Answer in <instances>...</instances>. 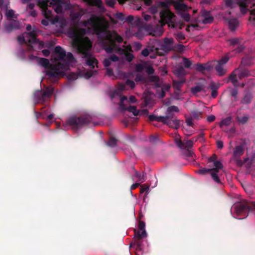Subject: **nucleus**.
<instances>
[{"mask_svg":"<svg viewBox=\"0 0 255 255\" xmlns=\"http://www.w3.org/2000/svg\"><path fill=\"white\" fill-rule=\"evenodd\" d=\"M83 24L84 26L91 25V27L88 28L89 31L98 35L100 43L107 53L125 54L127 61L131 62L133 60L132 54L127 52L125 49L116 44V42L122 43L123 38L116 32L108 30L109 24L107 21H103L98 16L93 15L87 20L84 21Z\"/></svg>","mask_w":255,"mask_h":255,"instance_id":"obj_1","label":"nucleus"},{"mask_svg":"<svg viewBox=\"0 0 255 255\" xmlns=\"http://www.w3.org/2000/svg\"><path fill=\"white\" fill-rule=\"evenodd\" d=\"M85 27L87 28H72L69 31L68 34L72 38L73 45L77 49L78 53L83 55V58H86V64L94 68L95 66L98 64V61L91 52L92 43L88 37L82 38L87 33H94L90 32L88 30V28L91 27V25H88Z\"/></svg>","mask_w":255,"mask_h":255,"instance_id":"obj_2","label":"nucleus"},{"mask_svg":"<svg viewBox=\"0 0 255 255\" xmlns=\"http://www.w3.org/2000/svg\"><path fill=\"white\" fill-rule=\"evenodd\" d=\"M54 52L55 63L51 65L47 71V75L50 79L63 76L65 72L69 69L70 64L75 60L71 52L66 53L60 46L55 47Z\"/></svg>","mask_w":255,"mask_h":255,"instance_id":"obj_3","label":"nucleus"},{"mask_svg":"<svg viewBox=\"0 0 255 255\" xmlns=\"http://www.w3.org/2000/svg\"><path fill=\"white\" fill-rule=\"evenodd\" d=\"M160 19L159 24L151 25V30L154 32V35H161L163 32V26L166 24L169 27L175 28L177 23L175 22V15L169 9H163L160 12Z\"/></svg>","mask_w":255,"mask_h":255,"instance_id":"obj_4","label":"nucleus"},{"mask_svg":"<svg viewBox=\"0 0 255 255\" xmlns=\"http://www.w3.org/2000/svg\"><path fill=\"white\" fill-rule=\"evenodd\" d=\"M92 121L91 116L82 115L79 117L72 116L67 121V124L74 130H77L90 124Z\"/></svg>","mask_w":255,"mask_h":255,"instance_id":"obj_5","label":"nucleus"},{"mask_svg":"<svg viewBox=\"0 0 255 255\" xmlns=\"http://www.w3.org/2000/svg\"><path fill=\"white\" fill-rule=\"evenodd\" d=\"M227 7L233 8L236 5L239 6L241 12L242 14H245L249 10V8H252L255 5V3L253 2L252 0H242L238 2L235 3L234 0H224Z\"/></svg>","mask_w":255,"mask_h":255,"instance_id":"obj_6","label":"nucleus"},{"mask_svg":"<svg viewBox=\"0 0 255 255\" xmlns=\"http://www.w3.org/2000/svg\"><path fill=\"white\" fill-rule=\"evenodd\" d=\"M147 233L145 231L140 232V231L134 229V238L129 245L130 248H134L137 251L143 252V245L142 239L146 238Z\"/></svg>","mask_w":255,"mask_h":255,"instance_id":"obj_7","label":"nucleus"},{"mask_svg":"<svg viewBox=\"0 0 255 255\" xmlns=\"http://www.w3.org/2000/svg\"><path fill=\"white\" fill-rule=\"evenodd\" d=\"M54 93V88L52 86L46 87L44 90H37L34 93V98L36 103L44 104L49 99Z\"/></svg>","mask_w":255,"mask_h":255,"instance_id":"obj_8","label":"nucleus"},{"mask_svg":"<svg viewBox=\"0 0 255 255\" xmlns=\"http://www.w3.org/2000/svg\"><path fill=\"white\" fill-rule=\"evenodd\" d=\"M50 4L57 13H62L69 8V4L65 0H52Z\"/></svg>","mask_w":255,"mask_h":255,"instance_id":"obj_9","label":"nucleus"},{"mask_svg":"<svg viewBox=\"0 0 255 255\" xmlns=\"http://www.w3.org/2000/svg\"><path fill=\"white\" fill-rule=\"evenodd\" d=\"M235 211L238 215H248L249 212L252 211V208L247 202H239L235 205Z\"/></svg>","mask_w":255,"mask_h":255,"instance_id":"obj_10","label":"nucleus"},{"mask_svg":"<svg viewBox=\"0 0 255 255\" xmlns=\"http://www.w3.org/2000/svg\"><path fill=\"white\" fill-rule=\"evenodd\" d=\"M128 98L125 96H123L121 97L119 105L121 110L124 111H128L133 114L134 116H137L139 114V111L136 110V107L134 106H130L127 107L124 104L125 101H127Z\"/></svg>","mask_w":255,"mask_h":255,"instance_id":"obj_11","label":"nucleus"},{"mask_svg":"<svg viewBox=\"0 0 255 255\" xmlns=\"http://www.w3.org/2000/svg\"><path fill=\"white\" fill-rule=\"evenodd\" d=\"M213 164L215 167L211 168V170H212V173H211L212 178L213 180L216 182L220 183L221 181L219 179L218 173L219 172L220 169L223 168V164L220 161L217 160L213 162Z\"/></svg>","mask_w":255,"mask_h":255,"instance_id":"obj_12","label":"nucleus"},{"mask_svg":"<svg viewBox=\"0 0 255 255\" xmlns=\"http://www.w3.org/2000/svg\"><path fill=\"white\" fill-rule=\"evenodd\" d=\"M48 0H42L39 1L38 4L42 8V12L45 18L47 19H51L52 11L48 8Z\"/></svg>","mask_w":255,"mask_h":255,"instance_id":"obj_13","label":"nucleus"},{"mask_svg":"<svg viewBox=\"0 0 255 255\" xmlns=\"http://www.w3.org/2000/svg\"><path fill=\"white\" fill-rule=\"evenodd\" d=\"M174 39L172 38H165L161 45V49L164 52H168L173 50Z\"/></svg>","mask_w":255,"mask_h":255,"instance_id":"obj_14","label":"nucleus"},{"mask_svg":"<svg viewBox=\"0 0 255 255\" xmlns=\"http://www.w3.org/2000/svg\"><path fill=\"white\" fill-rule=\"evenodd\" d=\"M29 58L31 60L36 59L38 63L46 69L45 73L47 75V71L49 69L50 66L52 65L50 64L48 59L44 58H39L33 55H29Z\"/></svg>","mask_w":255,"mask_h":255,"instance_id":"obj_15","label":"nucleus"},{"mask_svg":"<svg viewBox=\"0 0 255 255\" xmlns=\"http://www.w3.org/2000/svg\"><path fill=\"white\" fill-rule=\"evenodd\" d=\"M27 41L29 44L36 43L38 42V39L36 37V34L34 31H30L26 33Z\"/></svg>","mask_w":255,"mask_h":255,"instance_id":"obj_16","label":"nucleus"},{"mask_svg":"<svg viewBox=\"0 0 255 255\" xmlns=\"http://www.w3.org/2000/svg\"><path fill=\"white\" fill-rule=\"evenodd\" d=\"M5 28L6 31H7L8 32H11L14 29H19V24L18 21L13 20L11 22H9L8 24L6 25Z\"/></svg>","mask_w":255,"mask_h":255,"instance_id":"obj_17","label":"nucleus"},{"mask_svg":"<svg viewBox=\"0 0 255 255\" xmlns=\"http://www.w3.org/2000/svg\"><path fill=\"white\" fill-rule=\"evenodd\" d=\"M91 6H95L100 9H104V7L102 0H85Z\"/></svg>","mask_w":255,"mask_h":255,"instance_id":"obj_18","label":"nucleus"},{"mask_svg":"<svg viewBox=\"0 0 255 255\" xmlns=\"http://www.w3.org/2000/svg\"><path fill=\"white\" fill-rule=\"evenodd\" d=\"M170 128L177 129L180 127V121L177 119H174L163 123Z\"/></svg>","mask_w":255,"mask_h":255,"instance_id":"obj_19","label":"nucleus"},{"mask_svg":"<svg viewBox=\"0 0 255 255\" xmlns=\"http://www.w3.org/2000/svg\"><path fill=\"white\" fill-rule=\"evenodd\" d=\"M224 66V65L219 64L218 63L215 66V69L217 71L218 75L219 76H222L224 75L227 72V69L225 68Z\"/></svg>","mask_w":255,"mask_h":255,"instance_id":"obj_20","label":"nucleus"},{"mask_svg":"<svg viewBox=\"0 0 255 255\" xmlns=\"http://www.w3.org/2000/svg\"><path fill=\"white\" fill-rule=\"evenodd\" d=\"M173 4L175 8L178 11H185L186 10L187 8V6L185 4L179 1H173Z\"/></svg>","mask_w":255,"mask_h":255,"instance_id":"obj_21","label":"nucleus"},{"mask_svg":"<svg viewBox=\"0 0 255 255\" xmlns=\"http://www.w3.org/2000/svg\"><path fill=\"white\" fill-rule=\"evenodd\" d=\"M219 86L214 82H211L209 85V88L212 90L211 96L213 98H215L217 97L218 94V89H219Z\"/></svg>","mask_w":255,"mask_h":255,"instance_id":"obj_22","label":"nucleus"},{"mask_svg":"<svg viewBox=\"0 0 255 255\" xmlns=\"http://www.w3.org/2000/svg\"><path fill=\"white\" fill-rule=\"evenodd\" d=\"M239 25V21L237 18H231L229 20V28L231 31H234Z\"/></svg>","mask_w":255,"mask_h":255,"instance_id":"obj_23","label":"nucleus"},{"mask_svg":"<svg viewBox=\"0 0 255 255\" xmlns=\"http://www.w3.org/2000/svg\"><path fill=\"white\" fill-rule=\"evenodd\" d=\"M185 82V80L181 79L180 80H173V87L176 90H180V88Z\"/></svg>","mask_w":255,"mask_h":255,"instance_id":"obj_24","label":"nucleus"},{"mask_svg":"<svg viewBox=\"0 0 255 255\" xmlns=\"http://www.w3.org/2000/svg\"><path fill=\"white\" fill-rule=\"evenodd\" d=\"M244 150L242 145H238L235 147L233 154L235 157L240 156L244 154Z\"/></svg>","mask_w":255,"mask_h":255,"instance_id":"obj_25","label":"nucleus"},{"mask_svg":"<svg viewBox=\"0 0 255 255\" xmlns=\"http://www.w3.org/2000/svg\"><path fill=\"white\" fill-rule=\"evenodd\" d=\"M175 115L173 114V113L171 112H168L167 110L166 112V115L165 116H162L163 119V123H165L166 122H167L168 121H170L171 120H173L174 118Z\"/></svg>","mask_w":255,"mask_h":255,"instance_id":"obj_26","label":"nucleus"},{"mask_svg":"<svg viewBox=\"0 0 255 255\" xmlns=\"http://www.w3.org/2000/svg\"><path fill=\"white\" fill-rule=\"evenodd\" d=\"M193 140H186L184 142L183 149H187L190 156H191V152L190 149L193 146Z\"/></svg>","mask_w":255,"mask_h":255,"instance_id":"obj_27","label":"nucleus"},{"mask_svg":"<svg viewBox=\"0 0 255 255\" xmlns=\"http://www.w3.org/2000/svg\"><path fill=\"white\" fill-rule=\"evenodd\" d=\"M196 69L199 71H203L205 70H210V67L207 64L198 63L196 66Z\"/></svg>","mask_w":255,"mask_h":255,"instance_id":"obj_28","label":"nucleus"},{"mask_svg":"<svg viewBox=\"0 0 255 255\" xmlns=\"http://www.w3.org/2000/svg\"><path fill=\"white\" fill-rule=\"evenodd\" d=\"M253 99V95L251 93H247L245 95L244 98L241 101V103L243 104H247L250 103Z\"/></svg>","mask_w":255,"mask_h":255,"instance_id":"obj_29","label":"nucleus"},{"mask_svg":"<svg viewBox=\"0 0 255 255\" xmlns=\"http://www.w3.org/2000/svg\"><path fill=\"white\" fill-rule=\"evenodd\" d=\"M235 71L236 70L230 75L229 79L231 80L234 86L237 87L238 86V80L237 78V75L234 74Z\"/></svg>","mask_w":255,"mask_h":255,"instance_id":"obj_30","label":"nucleus"},{"mask_svg":"<svg viewBox=\"0 0 255 255\" xmlns=\"http://www.w3.org/2000/svg\"><path fill=\"white\" fill-rule=\"evenodd\" d=\"M174 74L176 76L179 77L185 74V70L182 66L178 67L174 70Z\"/></svg>","mask_w":255,"mask_h":255,"instance_id":"obj_31","label":"nucleus"},{"mask_svg":"<svg viewBox=\"0 0 255 255\" xmlns=\"http://www.w3.org/2000/svg\"><path fill=\"white\" fill-rule=\"evenodd\" d=\"M84 11L83 9H80L78 11L74 12L72 14V16L73 19H78L84 14Z\"/></svg>","mask_w":255,"mask_h":255,"instance_id":"obj_32","label":"nucleus"},{"mask_svg":"<svg viewBox=\"0 0 255 255\" xmlns=\"http://www.w3.org/2000/svg\"><path fill=\"white\" fill-rule=\"evenodd\" d=\"M232 122V118L231 117H228L225 119L221 121L220 123V127L222 128L223 126H228Z\"/></svg>","mask_w":255,"mask_h":255,"instance_id":"obj_33","label":"nucleus"},{"mask_svg":"<svg viewBox=\"0 0 255 255\" xmlns=\"http://www.w3.org/2000/svg\"><path fill=\"white\" fill-rule=\"evenodd\" d=\"M148 119H149V120L150 121V122H152V121H157V122H161L163 123V118L162 117V116H155V115H150L148 116Z\"/></svg>","mask_w":255,"mask_h":255,"instance_id":"obj_34","label":"nucleus"},{"mask_svg":"<svg viewBox=\"0 0 255 255\" xmlns=\"http://www.w3.org/2000/svg\"><path fill=\"white\" fill-rule=\"evenodd\" d=\"M37 43L39 44V48L42 49L43 48H50L53 46V43L51 42H48L46 43H44L43 41H39L38 40V42Z\"/></svg>","mask_w":255,"mask_h":255,"instance_id":"obj_35","label":"nucleus"},{"mask_svg":"<svg viewBox=\"0 0 255 255\" xmlns=\"http://www.w3.org/2000/svg\"><path fill=\"white\" fill-rule=\"evenodd\" d=\"M232 49L233 51L235 52V53H239L244 51L245 49V46L242 44H240L237 46L234 47V48H232Z\"/></svg>","mask_w":255,"mask_h":255,"instance_id":"obj_36","label":"nucleus"},{"mask_svg":"<svg viewBox=\"0 0 255 255\" xmlns=\"http://www.w3.org/2000/svg\"><path fill=\"white\" fill-rule=\"evenodd\" d=\"M203 90V87L202 85H198L196 86L192 87L191 89V91L192 94H196L202 91Z\"/></svg>","mask_w":255,"mask_h":255,"instance_id":"obj_37","label":"nucleus"},{"mask_svg":"<svg viewBox=\"0 0 255 255\" xmlns=\"http://www.w3.org/2000/svg\"><path fill=\"white\" fill-rule=\"evenodd\" d=\"M214 20V17L212 15L203 18L201 20V22L204 24H211Z\"/></svg>","mask_w":255,"mask_h":255,"instance_id":"obj_38","label":"nucleus"},{"mask_svg":"<svg viewBox=\"0 0 255 255\" xmlns=\"http://www.w3.org/2000/svg\"><path fill=\"white\" fill-rule=\"evenodd\" d=\"M150 81L152 82H154L155 85L158 87H160L161 86L160 83V79L158 76H151L150 77Z\"/></svg>","mask_w":255,"mask_h":255,"instance_id":"obj_39","label":"nucleus"},{"mask_svg":"<svg viewBox=\"0 0 255 255\" xmlns=\"http://www.w3.org/2000/svg\"><path fill=\"white\" fill-rule=\"evenodd\" d=\"M117 140L114 137H111L107 142L108 146L111 147H114L117 145Z\"/></svg>","mask_w":255,"mask_h":255,"instance_id":"obj_40","label":"nucleus"},{"mask_svg":"<svg viewBox=\"0 0 255 255\" xmlns=\"http://www.w3.org/2000/svg\"><path fill=\"white\" fill-rule=\"evenodd\" d=\"M250 75L249 70L247 69H242L240 73L238 74L239 78L241 79L246 77H248Z\"/></svg>","mask_w":255,"mask_h":255,"instance_id":"obj_41","label":"nucleus"},{"mask_svg":"<svg viewBox=\"0 0 255 255\" xmlns=\"http://www.w3.org/2000/svg\"><path fill=\"white\" fill-rule=\"evenodd\" d=\"M229 42L230 46H232V48H234L240 44V40L237 38L231 39L229 40Z\"/></svg>","mask_w":255,"mask_h":255,"instance_id":"obj_42","label":"nucleus"},{"mask_svg":"<svg viewBox=\"0 0 255 255\" xmlns=\"http://www.w3.org/2000/svg\"><path fill=\"white\" fill-rule=\"evenodd\" d=\"M191 115L194 119L198 120L202 117V113L197 110H194L192 112Z\"/></svg>","mask_w":255,"mask_h":255,"instance_id":"obj_43","label":"nucleus"},{"mask_svg":"<svg viewBox=\"0 0 255 255\" xmlns=\"http://www.w3.org/2000/svg\"><path fill=\"white\" fill-rule=\"evenodd\" d=\"M135 177L138 178V181L140 182H143L145 180V176L144 174L142 175H141V173L139 172L136 171L135 170Z\"/></svg>","mask_w":255,"mask_h":255,"instance_id":"obj_44","label":"nucleus"},{"mask_svg":"<svg viewBox=\"0 0 255 255\" xmlns=\"http://www.w3.org/2000/svg\"><path fill=\"white\" fill-rule=\"evenodd\" d=\"M251 60L247 58H243L241 61V65L239 67L238 69H236V71L238 70L243 66H250L251 65Z\"/></svg>","mask_w":255,"mask_h":255,"instance_id":"obj_45","label":"nucleus"},{"mask_svg":"<svg viewBox=\"0 0 255 255\" xmlns=\"http://www.w3.org/2000/svg\"><path fill=\"white\" fill-rule=\"evenodd\" d=\"M197 172L201 175H205L208 173H210L211 174L212 173V170L211 168L206 169V168H201L199 169Z\"/></svg>","mask_w":255,"mask_h":255,"instance_id":"obj_46","label":"nucleus"},{"mask_svg":"<svg viewBox=\"0 0 255 255\" xmlns=\"http://www.w3.org/2000/svg\"><path fill=\"white\" fill-rule=\"evenodd\" d=\"M200 16L203 18L208 16H211V12L205 9H202L200 12Z\"/></svg>","mask_w":255,"mask_h":255,"instance_id":"obj_47","label":"nucleus"},{"mask_svg":"<svg viewBox=\"0 0 255 255\" xmlns=\"http://www.w3.org/2000/svg\"><path fill=\"white\" fill-rule=\"evenodd\" d=\"M229 57L228 55L223 56L220 60L217 61V63L222 65H225L229 61Z\"/></svg>","mask_w":255,"mask_h":255,"instance_id":"obj_48","label":"nucleus"},{"mask_svg":"<svg viewBox=\"0 0 255 255\" xmlns=\"http://www.w3.org/2000/svg\"><path fill=\"white\" fill-rule=\"evenodd\" d=\"M249 20L255 25V8L250 10Z\"/></svg>","mask_w":255,"mask_h":255,"instance_id":"obj_49","label":"nucleus"},{"mask_svg":"<svg viewBox=\"0 0 255 255\" xmlns=\"http://www.w3.org/2000/svg\"><path fill=\"white\" fill-rule=\"evenodd\" d=\"M183 62L184 66L186 68H190L191 66V61L189 60L188 58L184 57L183 59Z\"/></svg>","mask_w":255,"mask_h":255,"instance_id":"obj_50","label":"nucleus"},{"mask_svg":"<svg viewBox=\"0 0 255 255\" xmlns=\"http://www.w3.org/2000/svg\"><path fill=\"white\" fill-rule=\"evenodd\" d=\"M185 46L181 44H176L173 46V50H176L178 52H182L184 51Z\"/></svg>","mask_w":255,"mask_h":255,"instance_id":"obj_51","label":"nucleus"},{"mask_svg":"<svg viewBox=\"0 0 255 255\" xmlns=\"http://www.w3.org/2000/svg\"><path fill=\"white\" fill-rule=\"evenodd\" d=\"M230 93L232 96H233L235 98L234 100L235 101H237V95H238V89L237 88H236L231 89L230 91Z\"/></svg>","mask_w":255,"mask_h":255,"instance_id":"obj_52","label":"nucleus"},{"mask_svg":"<svg viewBox=\"0 0 255 255\" xmlns=\"http://www.w3.org/2000/svg\"><path fill=\"white\" fill-rule=\"evenodd\" d=\"M115 17L119 20L124 21L125 19V15L122 12L117 13L115 15Z\"/></svg>","mask_w":255,"mask_h":255,"instance_id":"obj_53","label":"nucleus"},{"mask_svg":"<svg viewBox=\"0 0 255 255\" xmlns=\"http://www.w3.org/2000/svg\"><path fill=\"white\" fill-rule=\"evenodd\" d=\"M158 140L159 139L158 137L156 136L151 135L149 137V142L152 144H156Z\"/></svg>","mask_w":255,"mask_h":255,"instance_id":"obj_54","label":"nucleus"},{"mask_svg":"<svg viewBox=\"0 0 255 255\" xmlns=\"http://www.w3.org/2000/svg\"><path fill=\"white\" fill-rule=\"evenodd\" d=\"M145 224L143 221H139L138 227L139 229L138 231H140V232H143V231H145Z\"/></svg>","mask_w":255,"mask_h":255,"instance_id":"obj_55","label":"nucleus"},{"mask_svg":"<svg viewBox=\"0 0 255 255\" xmlns=\"http://www.w3.org/2000/svg\"><path fill=\"white\" fill-rule=\"evenodd\" d=\"M182 18L186 21H189L190 19V15L189 13H186L184 11L181 13Z\"/></svg>","mask_w":255,"mask_h":255,"instance_id":"obj_56","label":"nucleus"},{"mask_svg":"<svg viewBox=\"0 0 255 255\" xmlns=\"http://www.w3.org/2000/svg\"><path fill=\"white\" fill-rule=\"evenodd\" d=\"M17 40L20 44L28 43V41H27L28 39H27L26 37H24L23 36H19L17 37Z\"/></svg>","mask_w":255,"mask_h":255,"instance_id":"obj_57","label":"nucleus"},{"mask_svg":"<svg viewBox=\"0 0 255 255\" xmlns=\"http://www.w3.org/2000/svg\"><path fill=\"white\" fill-rule=\"evenodd\" d=\"M125 84L126 86L130 87L131 89L133 88L135 86V83L134 81L129 79L127 80Z\"/></svg>","mask_w":255,"mask_h":255,"instance_id":"obj_58","label":"nucleus"},{"mask_svg":"<svg viewBox=\"0 0 255 255\" xmlns=\"http://www.w3.org/2000/svg\"><path fill=\"white\" fill-rule=\"evenodd\" d=\"M148 50H149V53L155 52L157 53L158 52L159 49L153 46H149L147 47Z\"/></svg>","mask_w":255,"mask_h":255,"instance_id":"obj_59","label":"nucleus"},{"mask_svg":"<svg viewBox=\"0 0 255 255\" xmlns=\"http://www.w3.org/2000/svg\"><path fill=\"white\" fill-rule=\"evenodd\" d=\"M176 38L179 41L184 40L185 38L184 34L182 32H177L176 34Z\"/></svg>","mask_w":255,"mask_h":255,"instance_id":"obj_60","label":"nucleus"},{"mask_svg":"<svg viewBox=\"0 0 255 255\" xmlns=\"http://www.w3.org/2000/svg\"><path fill=\"white\" fill-rule=\"evenodd\" d=\"M167 110L168 112H171L172 113L173 112H179V109H178V107L175 106H171L167 108Z\"/></svg>","mask_w":255,"mask_h":255,"instance_id":"obj_61","label":"nucleus"},{"mask_svg":"<svg viewBox=\"0 0 255 255\" xmlns=\"http://www.w3.org/2000/svg\"><path fill=\"white\" fill-rule=\"evenodd\" d=\"M5 14L7 17L12 18L14 15V11L12 9L8 10Z\"/></svg>","mask_w":255,"mask_h":255,"instance_id":"obj_62","label":"nucleus"},{"mask_svg":"<svg viewBox=\"0 0 255 255\" xmlns=\"http://www.w3.org/2000/svg\"><path fill=\"white\" fill-rule=\"evenodd\" d=\"M116 3V0H106V4L112 7H113Z\"/></svg>","mask_w":255,"mask_h":255,"instance_id":"obj_63","label":"nucleus"},{"mask_svg":"<svg viewBox=\"0 0 255 255\" xmlns=\"http://www.w3.org/2000/svg\"><path fill=\"white\" fill-rule=\"evenodd\" d=\"M111 62L112 61L110 60V59L109 58H106L103 61V64L105 67H108L111 65Z\"/></svg>","mask_w":255,"mask_h":255,"instance_id":"obj_64","label":"nucleus"}]
</instances>
